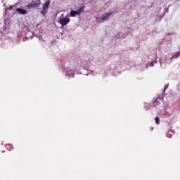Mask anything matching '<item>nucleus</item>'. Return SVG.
Listing matches in <instances>:
<instances>
[{
    "label": "nucleus",
    "instance_id": "f257e3e1",
    "mask_svg": "<svg viewBox=\"0 0 180 180\" xmlns=\"http://www.w3.org/2000/svg\"><path fill=\"white\" fill-rule=\"evenodd\" d=\"M111 15L112 13H107L103 15L102 17H97L96 18V22H97V23H102V22H103L104 20H108V18H109V16H110Z\"/></svg>",
    "mask_w": 180,
    "mask_h": 180
},
{
    "label": "nucleus",
    "instance_id": "f03ea898",
    "mask_svg": "<svg viewBox=\"0 0 180 180\" xmlns=\"http://www.w3.org/2000/svg\"><path fill=\"white\" fill-rule=\"evenodd\" d=\"M58 22L62 25V26H65L66 25H68L70 23V18H60L58 20Z\"/></svg>",
    "mask_w": 180,
    "mask_h": 180
},
{
    "label": "nucleus",
    "instance_id": "7ed1b4c3",
    "mask_svg": "<svg viewBox=\"0 0 180 180\" xmlns=\"http://www.w3.org/2000/svg\"><path fill=\"white\" fill-rule=\"evenodd\" d=\"M15 12H18L19 15H27V11L25 9H22L20 8H17Z\"/></svg>",
    "mask_w": 180,
    "mask_h": 180
},
{
    "label": "nucleus",
    "instance_id": "20e7f679",
    "mask_svg": "<svg viewBox=\"0 0 180 180\" xmlns=\"http://www.w3.org/2000/svg\"><path fill=\"white\" fill-rule=\"evenodd\" d=\"M50 4H51V0H47L43 6L44 11H47L49 9V6H50Z\"/></svg>",
    "mask_w": 180,
    "mask_h": 180
},
{
    "label": "nucleus",
    "instance_id": "39448f33",
    "mask_svg": "<svg viewBox=\"0 0 180 180\" xmlns=\"http://www.w3.org/2000/svg\"><path fill=\"white\" fill-rule=\"evenodd\" d=\"M40 0H39L38 1H34L32 2V6L33 8H39V6H40Z\"/></svg>",
    "mask_w": 180,
    "mask_h": 180
},
{
    "label": "nucleus",
    "instance_id": "423d86ee",
    "mask_svg": "<svg viewBox=\"0 0 180 180\" xmlns=\"http://www.w3.org/2000/svg\"><path fill=\"white\" fill-rule=\"evenodd\" d=\"M77 15H79V13H78V11H70V16H72V18H74L75 16H77Z\"/></svg>",
    "mask_w": 180,
    "mask_h": 180
},
{
    "label": "nucleus",
    "instance_id": "0eeeda50",
    "mask_svg": "<svg viewBox=\"0 0 180 180\" xmlns=\"http://www.w3.org/2000/svg\"><path fill=\"white\" fill-rule=\"evenodd\" d=\"M77 11L79 15L81 13L84 12V7H80L79 9H78Z\"/></svg>",
    "mask_w": 180,
    "mask_h": 180
},
{
    "label": "nucleus",
    "instance_id": "6e6552de",
    "mask_svg": "<svg viewBox=\"0 0 180 180\" xmlns=\"http://www.w3.org/2000/svg\"><path fill=\"white\" fill-rule=\"evenodd\" d=\"M155 122L156 124H160V118L158 117H156L155 118Z\"/></svg>",
    "mask_w": 180,
    "mask_h": 180
},
{
    "label": "nucleus",
    "instance_id": "1a4fd4ad",
    "mask_svg": "<svg viewBox=\"0 0 180 180\" xmlns=\"http://www.w3.org/2000/svg\"><path fill=\"white\" fill-rule=\"evenodd\" d=\"M26 7L27 8V9H32V8H33V3L27 5Z\"/></svg>",
    "mask_w": 180,
    "mask_h": 180
},
{
    "label": "nucleus",
    "instance_id": "9d476101",
    "mask_svg": "<svg viewBox=\"0 0 180 180\" xmlns=\"http://www.w3.org/2000/svg\"><path fill=\"white\" fill-rule=\"evenodd\" d=\"M41 13H42V15H46V13H47L46 12V10H44V8H43V10H42V11H41Z\"/></svg>",
    "mask_w": 180,
    "mask_h": 180
},
{
    "label": "nucleus",
    "instance_id": "9b49d317",
    "mask_svg": "<svg viewBox=\"0 0 180 180\" xmlns=\"http://www.w3.org/2000/svg\"><path fill=\"white\" fill-rule=\"evenodd\" d=\"M149 65H150V67H154V63H150L149 64Z\"/></svg>",
    "mask_w": 180,
    "mask_h": 180
},
{
    "label": "nucleus",
    "instance_id": "f8f14e48",
    "mask_svg": "<svg viewBox=\"0 0 180 180\" xmlns=\"http://www.w3.org/2000/svg\"><path fill=\"white\" fill-rule=\"evenodd\" d=\"M13 8V6H11L8 9H9L10 11H12V8Z\"/></svg>",
    "mask_w": 180,
    "mask_h": 180
},
{
    "label": "nucleus",
    "instance_id": "ddd939ff",
    "mask_svg": "<svg viewBox=\"0 0 180 180\" xmlns=\"http://www.w3.org/2000/svg\"><path fill=\"white\" fill-rule=\"evenodd\" d=\"M62 16H64V14H63Z\"/></svg>",
    "mask_w": 180,
    "mask_h": 180
}]
</instances>
